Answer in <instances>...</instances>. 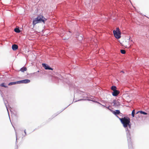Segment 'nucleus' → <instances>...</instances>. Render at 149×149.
Wrapping results in <instances>:
<instances>
[{"mask_svg":"<svg viewBox=\"0 0 149 149\" xmlns=\"http://www.w3.org/2000/svg\"><path fill=\"white\" fill-rule=\"evenodd\" d=\"M13 127L14 128V127ZM14 129L15 130V128H14Z\"/></svg>","mask_w":149,"mask_h":149,"instance_id":"32","label":"nucleus"},{"mask_svg":"<svg viewBox=\"0 0 149 149\" xmlns=\"http://www.w3.org/2000/svg\"><path fill=\"white\" fill-rule=\"evenodd\" d=\"M94 2L96 3V2H97V0H94Z\"/></svg>","mask_w":149,"mask_h":149,"instance_id":"28","label":"nucleus"},{"mask_svg":"<svg viewBox=\"0 0 149 149\" xmlns=\"http://www.w3.org/2000/svg\"><path fill=\"white\" fill-rule=\"evenodd\" d=\"M8 113V114H9V113ZM8 115H9V114H8Z\"/></svg>","mask_w":149,"mask_h":149,"instance_id":"33","label":"nucleus"},{"mask_svg":"<svg viewBox=\"0 0 149 149\" xmlns=\"http://www.w3.org/2000/svg\"><path fill=\"white\" fill-rule=\"evenodd\" d=\"M83 100V99H80V100H78V101H81V100Z\"/></svg>","mask_w":149,"mask_h":149,"instance_id":"31","label":"nucleus"},{"mask_svg":"<svg viewBox=\"0 0 149 149\" xmlns=\"http://www.w3.org/2000/svg\"><path fill=\"white\" fill-rule=\"evenodd\" d=\"M17 84H23L22 80L17 81H16Z\"/></svg>","mask_w":149,"mask_h":149,"instance_id":"22","label":"nucleus"},{"mask_svg":"<svg viewBox=\"0 0 149 149\" xmlns=\"http://www.w3.org/2000/svg\"><path fill=\"white\" fill-rule=\"evenodd\" d=\"M42 65L43 67L45 70H53V68L50 67L48 65L45 63L42 64Z\"/></svg>","mask_w":149,"mask_h":149,"instance_id":"6","label":"nucleus"},{"mask_svg":"<svg viewBox=\"0 0 149 149\" xmlns=\"http://www.w3.org/2000/svg\"><path fill=\"white\" fill-rule=\"evenodd\" d=\"M15 84H17L16 81L10 82L8 84V85L11 86Z\"/></svg>","mask_w":149,"mask_h":149,"instance_id":"18","label":"nucleus"},{"mask_svg":"<svg viewBox=\"0 0 149 149\" xmlns=\"http://www.w3.org/2000/svg\"><path fill=\"white\" fill-rule=\"evenodd\" d=\"M121 72H122L123 73H124V72L123 71H122V70L121 71Z\"/></svg>","mask_w":149,"mask_h":149,"instance_id":"30","label":"nucleus"},{"mask_svg":"<svg viewBox=\"0 0 149 149\" xmlns=\"http://www.w3.org/2000/svg\"><path fill=\"white\" fill-rule=\"evenodd\" d=\"M14 31L15 32L17 33H19L20 31L19 28H17L15 29Z\"/></svg>","mask_w":149,"mask_h":149,"instance_id":"17","label":"nucleus"},{"mask_svg":"<svg viewBox=\"0 0 149 149\" xmlns=\"http://www.w3.org/2000/svg\"><path fill=\"white\" fill-rule=\"evenodd\" d=\"M140 113L141 114H144V115H147V113H146V112H145L144 111H138L136 113Z\"/></svg>","mask_w":149,"mask_h":149,"instance_id":"15","label":"nucleus"},{"mask_svg":"<svg viewBox=\"0 0 149 149\" xmlns=\"http://www.w3.org/2000/svg\"><path fill=\"white\" fill-rule=\"evenodd\" d=\"M23 84H27L30 82V80L28 79H25L22 80Z\"/></svg>","mask_w":149,"mask_h":149,"instance_id":"12","label":"nucleus"},{"mask_svg":"<svg viewBox=\"0 0 149 149\" xmlns=\"http://www.w3.org/2000/svg\"><path fill=\"white\" fill-rule=\"evenodd\" d=\"M27 70V68L24 67H23L20 69V70L22 72H24Z\"/></svg>","mask_w":149,"mask_h":149,"instance_id":"14","label":"nucleus"},{"mask_svg":"<svg viewBox=\"0 0 149 149\" xmlns=\"http://www.w3.org/2000/svg\"><path fill=\"white\" fill-rule=\"evenodd\" d=\"M121 123L123 125V127L125 128L127 139L128 146L129 149H133L132 143L130 133V130L131 128V124L130 122L129 118L124 117L121 118H119Z\"/></svg>","mask_w":149,"mask_h":149,"instance_id":"1","label":"nucleus"},{"mask_svg":"<svg viewBox=\"0 0 149 149\" xmlns=\"http://www.w3.org/2000/svg\"><path fill=\"white\" fill-rule=\"evenodd\" d=\"M85 3L86 6L89 10H90L92 8V4L90 0H86L85 1Z\"/></svg>","mask_w":149,"mask_h":149,"instance_id":"2","label":"nucleus"},{"mask_svg":"<svg viewBox=\"0 0 149 149\" xmlns=\"http://www.w3.org/2000/svg\"><path fill=\"white\" fill-rule=\"evenodd\" d=\"M119 119V118H120L117 115H115Z\"/></svg>","mask_w":149,"mask_h":149,"instance_id":"27","label":"nucleus"},{"mask_svg":"<svg viewBox=\"0 0 149 149\" xmlns=\"http://www.w3.org/2000/svg\"><path fill=\"white\" fill-rule=\"evenodd\" d=\"M76 37L78 38V40L79 41H81L83 40V36L82 34L78 33L76 35Z\"/></svg>","mask_w":149,"mask_h":149,"instance_id":"8","label":"nucleus"},{"mask_svg":"<svg viewBox=\"0 0 149 149\" xmlns=\"http://www.w3.org/2000/svg\"><path fill=\"white\" fill-rule=\"evenodd\" d=\"M121 53L123 54H124L125 53V51L124 49H121L120 50Z\"/></svg>","mask_w":149,"mask_h":149,"instance_id":"21","label":"nucleus"},{"mask_svg":"<svg viewBox=\"0 0 149 149\" xmlns=\"http://www.w3.org/2000/svg\"><path fill=\"white\" fill-rule=\"evenodd\" d=\"M0 86H1L3 87L6 88H8V86H7L5 85L4 83H2V84H1L0 85Z\"/></svg>","mask_w":149,"mask_h":149,"instance_id":"19","label":"nucleus"},{"mask_svg":"<svg viewBox=\"0 0 149 149\" xmlns=\"http://www.w3.org/2000/svg\"><path fill=\"white\" fill-rule=\"evenodd\" d=\"M24 132L25 134V135L24 136H26V130H24Z\"/></svg>","mask_w":149,"mask_h":149,"instance_id":"26","label":"nucleus"},{"mask_svg":"<svg viewBox=\"0 0 149 149\" xmlns=\"http://www.w3.org/2000/svg\"><path fill=\"white\" fill-rule=\"evenodd\" d=\"M135 110L134 109L132 110V117H134V115H135Z\"/></svg>","mask_w":149,"mask_h":149,"instance_id":"20","label":"nucleus"},{"mask_svg":"<svg viewBox=\"0 0 149 149\" xmlns=\"http://www.w3.org/2000/svg\"><path fill=\"white\" fill-rule=\"evenodd\" d=\"M113 106L115 107H118L120 105V103L119 102L116 100H113Z\"/></svg>","mask_w":149,"mask_h":149,"instance_id":"5","label":"nucleus"},{"mask_svg":"<svg viewBox=\"0 0 149 149\" xmlns=\"http://www.w3.org/2000/svg\"><path fill=\"white\" fill-rule=\"evenodd\" d=\"M114 36L117 39H119L121 37L120 31L117 32V31L113 30V31Z\"/></svg>","mask_w":149,"mask_h":149,"instance_id":"3","label":"nucleus"},{"mask_svg":"<svg viewBox=\"0 0 149 149\" xmlns=\"http://www.w3.org/2000/svg\"><path fill=\"white\" fill-rule=\"evenodd\" d=\"M15 135L16 136V142H17V132H16V131L15 130Z\"/></svg>","mask_w":149,"mask_h":149,"instance_id":"23","label":"nucleus"},{"mask_svg":"<svg viewBox=\"0 0 149 149\" xmlns=\"http://www.w3.org/2000/svg\"><path fill=\"white\" fill-rule=\"evenodd\" d=\"M120 91L118 90L113 91L112 93V95L113 96L116 97L119 94Z\"/></svg>","mask_w":149,"mask_h":149,"instance_id":"7","label":"nucleus"},{"mask_svg":"<svg viewBox=\"0 0 149 149\" xmlns=\"http://www.w3.org/2000/svg\"><path fill=\"white\" fill-rule=\"evenodd\" d=\"M116 87L114 86H112L111 87V90H112L113 91H115L116 90Z\"/></svg>","mask_w":149,"mask_h":149,"instance_id":"16","label":"nucleus"},{"mask_svg":"<svg viewBox=\"0 0 149 149\" xmlns=\"http://www.w3.org/2000/svg\"><path fill=\"white\" fill-rule=\"evenodd\" d=\"M109 106H108V107H106L107 108V109H109Z\"/></svg>","mask_w":149,"mask_h":149,"instance_id":"29","label":"nucleus"},{"mask_svg":"<svg viewBox=\"0 0 149 149\" xmlns=\"http://www.w3.org/2000/svg\"><path fill=\"white\" fill-rule=\"evenodd\" d=\"M116 30L117 31V32L120 31V29L119 28H117L116 29Z\"/></svg>","mask_w":149,"mask_h":149,"instance_id":"25","label":"nucleus"},{"mask_svg":"<svg viewBox=\"0 0 149 149\" xmlns=\"http://www.w3.org/2000/svg\"><path fill=\"white\" fill-rule=\"evenodd\" d=\"M92 101L93 102H96V103H98L99 104H101V105H102L103 106V107H106L104 105H102L101 104H100V103H99V102H97V101H94V100H92Z\"/></svg>","mask_w":149,"mask_h":149,"instance_id":"24","label":"nucleus"},{"mask_svg":"<svg viewBox=\"0 0 149 149\" xmlns=\"http://www.w3.org/2000/svg\"><path fill=\"white\" fill-rule=\"evenodd\" d=\"M3 101H4V104H5V106H6V107L7 110V111H8V106L9 107V105L8 104V101L7 100H4V98L3 97Z\"/></svg>","mask_w":149,"mask_h":149,"instance_id":"9","label":"nucleus"},{"mask_svg":"<svg viewBox=\"0 0 149 149\" xmlns=\"http://www.w3.org/2000/svg\"><path fill=\"white\" fill-rule=\"evenodd\" d=\"M112 113L115 115H116L120 113V111L118 110H116L115 111H113Z\"/></svg>","mask_w":149,"mask_h":149,"instance_id":"11","label":"nucleus"},{"mask_svg":"<svg viewBox=\"0 0 149 149\" xmlns=\"http://www.w3.org/2000/svg\"><path fill=\"white\" fill-rule=\"evenodd\" d=\"M18 48V46L16 44H13L12 45V49L13 51H15Z\"/></svg>","mask_w":149,"mask_h":149,"instance_id":"10","label":"nucleus"},{"mask_svg":"<svg viewBox=\"0 0 149 149\" xmlns=\"http://www.w3.org/2000/svg\"><path fill=\"white\" fill-rule=\"evenodd\" d=\"M38 23H39V22L38 21V20H37V19H36V18L34 19V20H33V26L35 25L36 24Z\"/></svg>","mask_w":149,"mask_h":149,"instance_id":"13","label":"nucleus"},{"mask_svg":"<svg viewBox=\"0 0 149 149\" xmlns=\"http://www.w3.org/2000/svg\"><path fill=\"white\" fill-rule=\"evenodd\" d=\"M36 19H37L39 23L42 22L44 23L45 21L47 20L43 16L41 15L38 16L36 18Z\"/></svg>","mask_w":149,"mask_h":149,"instance_id":"4","label":"nucleus"}]
</instances>
